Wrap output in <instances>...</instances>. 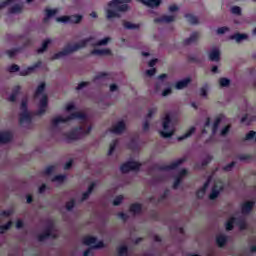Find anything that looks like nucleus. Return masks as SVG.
<instances>
[{
    "mask_svg": "<svg viewBox=\"0 0 256 256\" xmlns=\"http://www.w3.org/2000/svg\"><path fill=\"white\" fill-rule=\"evenodd\" d=\"M21 110L19 123L22 127H27V125L31 124V112L27 111V104L25 102H22Z\"/></svg>",
    "mask_w": 256,
    "mask_h": 256,
    "instance_id": "9",
    "label": "nucleus"
},
{
    "mask_svg": "<svg viewBox=\"0 0 256 256\" xmlns=\"http://www.w3.org/2000/svg\"><path fill=\"white\" fill-rule=\"evenodd\" d=\"M219 123H221V118H206L204 122V128L202 133H210V135H215L217 133V129H219Z\"/></svg>",
    "mask_w": 256,
    "mask_h": 256,
    "instance_id": "8",
    "label": "nucleus"
},
{
    "mask_svg": "<svg viewBox=\"0 0 256 256\" xmlns=\"http://www.w3.org/2000/svg\"><path fill=\"white\" fill-rule=\"evenodd\" d=\"M200 38H201V34H199V32H193L190 35V37L185 40V44L191 45V43H195V42L199 41Z\"/></svg>",
    "mask_w": 256,
    "mask_h": 256,
    "instance_id": "22",
    "label": "nucleus"
},
{
    "mask_svg": "<svg viewBox=\"0 0 256 256\" xmlns=\"http://www.w3.org/2000/svg\"><path fill=\"white\" fill-rule=\"evenodd\" d=\"M83 21V15H72V16H60L56 18V23H81Z\"/></svg>",
    "mask_w": 256,
    "mask_h": 256,
    "instance_id": "13",
    "label": "nucleus"
},
{
    "mask_svg": "<svg viewBox=\"0 0 256 256\" xmlns=\"http://www.w3.org/2000/svg\"><path fill=\"white\" fill-rule=\"evenodd\" d=\"M82 243L88 247H92L93 249H103V247H105V243H103V241H97V238L93 236L84 237Z\"/></svg>",
    "mask_w": 256,
    "mask_h": 256,
    "instance_id": "10",
    "label": "nucleus"
},
{
    "mask_svg": "<svg viewBox=\"0 0 256 256\" xmlns=\"http://www.w3.org/2000/svg\"><path fill=\"white\" fill-rule=\"evenodd\" d=\"M13 139V133L9 130L0 132V143H9Z\"/></svg>",
    "mask_w": 256,
    "mask_h": 256,
    "instance_id": "18",
    "label": "nucleus"
},
{
    "mask_svg": "<svg viewBox=\"0 0 256 256\" xmlns=\"http://www.w3.org/2000/svg\"><path fill=\"white\" fill-rule=\"evenodd\" d=\"M190 83H191V77H186V78L176 82L174 87L178 91H181V89H185L186 87H188Z\"/></svg>",
    "mask_w": 256,
    "mask_h": 256,
    "instance_id": "17",
    "label": "nucleus"
},
{
    "mask_svg": "<svg viewBox=\"0 0 256 256\" xmlns=\"http://www.w3.org/2000/svg\"><path fill=\"white\" fill-rule=\"evenodd\" d=\"M200 97H207L209 95V87L203 86L200 88Z\"/></svg>",
    "mask_w": 256,
    "mask_h": 256,
    "instance_id": "42",
    "label": "nucleus"
},
{
    "mask_svg": "<svg viewBox=\"0 0 256 256\" xmlns=\"http://www.w3.org/2000/svg\"><path fill=\"white\" fill-rule=\"evenodd\" d=\"M185 18H186V21H188V23H192V24L197 23V18L194 17L193 14H186Z\"/></svg>",
    "mask_w": 256,
    "mask_h": 256,
    "instance_id": "43",
    "label": "nucleus"
},
{
    "mask_svg": "<svg viewBox=\"0 0 256 256\" xmlns=\"http://www.w3.org/2000/svg\"><path fill=\"white\" fill-rule=\"evenodd\" d=\"M59 13L58 9H47L46 10V17L45 21H47L49 19V17H55V14Z\"/></svg>",
    "mask_w": 256,
    "mask_h": 256,
    "instance_id": "38",
    "label": "nucleus"
},
{
    "mask_svg": "<svg viewBox=\"0 0 256 256\" xmlns=\"http://www.w3.org/2000/svg\"><path fill=\"white\" fill-rule=\"evenodd\" d=\"M155 115H157V107H152L150 109H148V112H147V119H151V117H155Z\"/></svg>",
    "mask_w": 256,
    "mask_h": 256,
    "instance_id": "40",
    "label": "nucleus"
},
{
    "mask_svg": "<svg viewBox=\"0 0 256 256\" xmlns=\"http://www.w3.org/2000/svg\"><path fill=\"white\" fill-rule=\"evenodd\" d=\"M209 187H211V193L209 195V199L213 201L217 199V197H219V193L223 191V182L219 180H215L213 179V177H210L208 181L204 184V186L200 190H198L197 196L203 197V195H205V191H207Z\"/></svg>",
    "mask_w": 256,
    "mask_h": 256,
    "instance_id": "4",
    "label": "nucleus"
},
{
    "mask_svg": "<svg viewBox=\"0 0 256 256\" xmlns=\"http://www.w3.org/2000/svg\"><path fill=\"white\" fill-rule=\"evenodd\" d=\"M158 61L159 60L157 58H154V59L150 60L148 62V67H155V65H157Z\"/></svg>",
    "mask_w": 256,
    "mask_h": 256,
    "instance_id": "57",
    "label": "nucleus"
},
{
    "mask_svg": "<svg viewBox=\"0 0 256 256\" xmlns=\"http://www.w3.org/2000/svg\"><path fill=\"white\" fill-rule=\"evenodd\" d=\"M13 215V210H6L1 213V217H11Z\"/></svg>",
    "mask_w": 256,
    "mask_h": 256,
    "instance_id": "55",
    "label": "nucleus"
},
{
    "mask_svg": "<svg viewBox=\"0 0 256 256\" xmlns=\"http://www.w3.org/2000/svg\"><path fill=\"white\" fill-rule=\"evenodd\" d=\"M9 71H10V73H15V72L19 71V66L14 64L9 67Z\"/></svg>",
    "mask_w": 256,
    "mask_h": 256,
    "instance_id": "56",
    "label": "nucleus"
},
{
    "mask_svg": "<svg viewBox=\"0 0 256 256\" xmlns=\"http://www.w3.org/2000/svg\"><path fill=\"white\" fill-rule=\"evenodd\" d=\"M168 13L160 18L154 19V23H173L177 21V13H179V5L170 4L168 5Z\"/></svg>",
    "mask_w": 256,
    "mask_h": 256,
    "instance_id": "7",
    "label": "nucleus"
},
{
    "mask_svg": "<svg viewBox=\"0 0 256 256\" xmlns=\"http://www.w3.org/2000/svg\"><path fill=\"white\" fill-rule=\"evenodd\" d=\"M117 215H118V218L121 219L122 221H127L128 217H129L124 212H119Z\"/></svg>",
    "mask_w": 256,
    "mask_h": 256,
    "instance_id": "54",
    "label": "nucleus"
},
{
    "mask_svg": "<svg viewBox=\"0 0 256 256\" xmlns=\"http://www.w3.org/2000/svg\"><path fill=\"white\" fill-rule=\"evenodd\" d=\"M231 39H233L234 41H236V43H241L243 41H247L249 39V35L245 34V33H236L233 36H231Z\"/></svg>",
    "mask_w": 256,
    "mask_h": 256,
    "instance_id": "21",
    "label": "nucleus"
},
{
    "mask_svg": "<svg viewBox=\"0 0 256 256\" xmlns=\"http://www.w3.org/2000/svg\"><path fill=\"white\" fill-rule=\"evenodd\" d=\"M173 93V88L172 87H167L162 91V97H169Z\"/></svg>",
    "mask_w": 256,
    "mask_h": 256,
    "instance_id": "45",
    "label": "nucleus"
},
{
    "mask_svg": "<svg viewBox=\"0 0 256 256\" xmlns=\"http://www.w3.org/2000/svg\"><path fill=\"white\" fill-rule=\"evenodd\" d=\"M117 147V141H113L110 144L109 150H108V155H113V151H115V148Z\"/></svg>",
    "mask_w": 256,
    "mask_h": 256,
    "instance_id": "46",
    "label": "nucleus"
},
{
    "mask_svg": "<svg viewBox=\"0 0 256 256\" xmlns=\"http://www.w3.org/2000/svg\"><path fill=\"white\" fill-rule=\"evenodd\" d=\"M185 175H187V170L182 169L180 171V176L175 179V182H174V185H173L174 189H177V187H179V183H181V177H183Z\"/></svg>",
    "mask_w": 256,
    "mask_h": 256,
    "instance_id": "30",
    "label": "nucleus"
},
{
    "mask_svg": "<svg viewBox=\"0 0 256 256\" xmlns=\"http://www.w3.org/2000/svg\"><path fill=\"white\" fill-rule=\"evenodd\" d=\"M123 202V196H118L113 200V205L114 206H119Z\"/></svg>",
    "mask_w": 256,
    "mask_h": 256,
    "instance_id": "49",
    "label": "nucleus"
},
{
    "mask_svg": "<svg viewBox=\"0 0 256 256\" xmlns=\"http://www.w3.org/2000/svg\"><path fill=\"white\" fill-rule=\"evenodd\" d=\"M218 85L219 87H222V89H227V87L231 86V79L221 77L218 79Z\"/></svg>",
    "mask_w": 256,
    "mask_h": 256,
    "instance_id": "25",
    "label": "nucleus"
},
{
    "mask_svg": "<svg viewBox=\"0 0 256 256\" xmlns=\"http://www.w3.org/2000/svg\"><path fill=\"white\" fill-rule=\"evenodd\" d=\"M118 256H128L129 255V249L126 245H120L117 249Z\"/></svg>",
    "mask_w": 256,
    "mask_h": 256,
    "instance_id": "29",
    "label": "nucleus"
},
{
    "mask_svg": "<svg viewBox=\"0 0 256 256\" xmlns=\"http://www.w3.org/2000/svg\"><path fill=\"white\" fill-rule=\"evenodd\" d=\"M162 129L159 134L164 139H169L175 135V124H173L171 113H166L161 117Z\"/></svg>",
    "mask_w": 256,
    "mask_h": 256,
    "instance_id": "5",
    "label": "nucleus"
},
{
    "mask_svg": "<svg viewBox=\"0 0 256 256\" xmlns=\"http://www.w3.org/2000/svg\"><path fill=\"white\" fill-rule=\"evenodd\" d=\"M37 67H41V62H37L36 64H34L33 66H30L28 68L22 69L20 71V75H30V73H33L34 69H37Z\"/></svg>",
    "mask_w": 256,
    "mask_h": 256,
    "instance_id": "23",
    "label": "nucleus"
},
{
    "mask_svg": "<svg viewBox=\"0 0 256 256\" xmlns=\"http://www.w3.org/2000/svg\"><path fill=\"white\" fill-rule=\"evenodd\" d=\"M140 3L145 5V7H149L150 9H157L161 7L163 0H140Z\"/></svg>",
    "mask_w": 256,
    "mask_h": 256,
    "instance_id": "16",
    "label": "nucleus"
},
{
    "mask_svg": "<svg viewBox=\"0 0 256 256\" xmlns=\"http://www.w3.org/2000/svg\"><path fill=\"white\" fill-rule=\"evenodd\" d=\"M19 91H21V87L16 86L14 88V91H13L12 95L9 97V101H11V102L16 101L17 100V93H19Z\"/></svg>",
    "mask_w": 256,
    "mask_h": 256,
    "instance_id": "36",
    "label": "nucleus"
},
{
    "mask_svg": "<svg viewBox=\"0 0 256 256\" xmlns=\"http://www.w3.org/2000/svg\"><path fill=\"white\" fill-rule=\"evenodd\" d=\"M126 127H127V124L125 123V121L119 120L113 124L110 131H111V133H115L116 135H119V134L123 133V131H125Z\"/></svg>",
    "mask_w": 256,
    "mask_h": 256,
    "instance_id": "14",
    "label": "nucleus"
},
{
    "mask_svg": "<svg viewBox=\"0 0 256 256\" xmlns=\"http://www.w3.org/2000/svg\"><path fill=\"white\" fill-rule=\"evenodd\" d=\"M184 162L185 160L183 158L175 160L170 164L169 169H177V167H179V165H181V163H184Z\"/></svg>",
    "mask_w": 256,
    "mask_h": 256,
    "instance_id": "37",
    "label": "nucleus"
},
{
    "mask_svg": "<svg viewBox=\"0 0 256 256\" xmlns=\"http://www.w3.org/2000/svg\"><path fill=\"white\" fill-rule=\"evenodd\" d=\"M47 237H55V235H53V227L47 228L43 234H40L38 236V241H45Z\"/></svg>",
    "mask_w": 256,
    "mask_h": 256,
    "instance_id": "24",
    "label": "nucleus"
},
{
    "mask_svg": "<svg viewBox=\"0 0 256 256\" xmlns=\"http://www.w3.org/2000/svg\"><path fill=\"white\" fill-rule=\"evenodd\" d=\"M234 225H238L240 229H245L246 227L245 221L237 218V216H231L225 223L226 231H231Z\"/></svg>",
    "mask_w": 256,
    "mask_h": 256,
    "instance_id": "11",
    "label": "nucleus"
},
{
    "mask_svg": "<svg viewBox=\"0 0 256 256\" xmlns=\"http://www.w3.org/2000/svg\"><path fill=\"white\" fill-rule=\"evenodd\" d=\"M34 97L36 101H39L36 115H45V113L47 112L48 105L47 94L45 93V83H41L38 86Z\"/></svg>",
    "mask_w": 256,
    "mask_h": 256,
    "instance_id": "6",
    "label": "nucleus"
},
{
    "mask_svg": "<svg viewBox=\"0 0 256 256\" xmlns=\"http://www.w3.org/2000/svg\"><path fill=\"white\" fill-rule=\"evenodd\" d=\"M110 91L112 93H115V92L119 91V86L117 84H111L110 85Z\"/></svg>",
    "mask_w": 256,
    "mask_h": 256,
    "instance_id": "58",
    "label": "nucleus"
},
{
    "mask_svg": "<svg viewBox=\"0 0 256 256\" xmlns=\"http://www.w3.org/2000/svg\"><path fill=\"white\" fill-rule=\"evenodd\" d=\"M92 55H97V56H109V55H113V52L111 51V49L109 48H96L94 50H92Z\"/></svg>",
    "mask_w": 256,
    "mask_h": 256,
    "instance_id": "19",
    "label": "nucleus"
},
{
    "mask_svg": "<svg viewBox=\"0 0 256 256\" xmlns=\"http://www.w3.org/2000/svg\"><path fill=\"white\" fill-rule=\"evenodd\" d=\"M156 73H157V70L155 68H151V69L146 71V75L148 77H153V75H155Z\"/></svg>",
    "mask_w": 256,
    "mask_h": 256,
    "instance_id": "53",
    "label": "nucleus"
},
{
    "mask_svg": "<svg viewBox=\"0 0 256 256\" xmlns=\"http://www.w3.org/2000/svg\"><path fill=\"white\" fill-rule=\"evenodd\" d=\"M14 1H16V0H4V1L0 2V10L5 9V7H7V5H13Z\"/></svg>",
    "mask_w": 256,
    "mask_h": 256,
    "instance_id": "44",
    "label": "nucleus"
},
{
    "mask_svg": "<svg viewBox=\"0 0 256 256\" xmlns=\"http://www.w3.org/2000/svg\"><path fill=\"white\" fill-rule=\"evenodd\" d=\"M123 26L125 29H139V24L133 22H124Z\"/></svg>",
    "mask_w": 256,
    "mask_h": 256,
    "instance_id": "39",
    "label": "nucleus"
},
{
    "mask_svg": "<svg viewBox=\"0 0 256 256\" xmlns=\"http://www.w3.org/2000/svg\"><path fill=\"white\" fill-rule=\"evenodd\" d=\"M71 165H73V161L69 160V161L64 165V169H71Z\"/></svg>",
    "mask_w": 256,
    "mask_h": 256,
    "instance_id": "64",
    "label": "nucleus"
},
{
    "mask_svg": "<svg viewBox=\"0 0 256 256\" xmlns=\"http://www.w3.org/2000/svg\"><path fill=\"white\" fill-rule=\"evenodd\" d=\"M97 185V183L93 182L90 184V186L88 187L87 192H84L82 194V198L81 201H85V199H88L89 196L91 195V193H93V189H95V186Z\"/></svg>",
    "mask_w": 256,
    "mask_h": 256,
    "instance_id": "26",
    "label": "nucleus"
},
{
    "mask_svg": "<svg viewBox=\"0 0 256 256\" xmlns=\"http://www.w3.org/2000/svg\"><path fill=\"white\" fill-rule=\"evenodd\" d=\"M208 59L216 63L221 61V50L217 47L212 48L208 53Z\"/></svg>",
    "mask_w": 256,
    "mask_h": 256,
    "instance_id": "15",
    "label": "nucleus"
},
{
    "mask_svg": "<svg viewBox=\"0 0 256 256\" xmlns=\"http://www.w3.org/2000/svg\"><path fill=\"white\" fill-rule=\"evenodd\" d=\"M131 0H111L104 7V13L108 21H113V19L121 18V13H128L131 11V6L129 5Z\"/></svg>",
    "mask_w": 256,
    "mask_h": 256,
    "instance_id": "3",
    "label": "nucleus"
},
{
    "mask_svg": "<svg viewBox=\"0 0 256 256\" xmlns=\"http://www.w3.org/2000/svg\"><path fill=\"white\" fill-rule=\"evenodd\" d=\"M229 129H230L229 126L224 127L221 131V135H227V133H229Z\"/></svg>",
    "mask_w": 256,
    "mask_h": 256,
    "instance_id": "63",
    "label": "nucleus"
},
{
    "mask_svg": "<svg viewBox=\"0 0 256 256\" xmlns=\"http://www.w3.org/2000/svg\"><path fill=\"white\" fill-rule=\"evenodd\" d=\"M113 41V38L110 36H106L98 41H95V37L90 36L84 40H81L78 43H69L67 44L63 50L57 52L51 56L52 61H56L57 59H63V57H67V55H71L80 49L87 47V45H96L98 47H105L109 45Z\"/></svg>",
    "mask_w": 256,
    "mask_h": 256,
    "instance_id": "1",
    "label": "nucleus"
},
{
    "mask_svg": "<svg viewBox=\"0 0 256 256\" xmlns=\"http://www.w3.org/2000/svg\"><path fill=\"white\" fill-rule=\"evenodd\" d=\"M253 205H254L253 202H245L242 205V213H244V214L249 213V211H251V209H253Z\"/></svg>",
    "mask_w": 256,
    "mask_h": 256,
    "instance_id": "31",
    "label": "nucleus"
},
{
    "mask_svg": "<svg viewBox=\"0 0 256 256\" xmlns=\"http://www.w3.org/2000/svg\"><path fill=\"white\" fill-rule=\"evenodd\" d=\"M55 171V166H48L44 170V175H51Z\"/></svg>",
    "mask_w": 256,
    "mask_h": 256,
    "instance_id": "50",
    "label": "nucleus"
},
{
    "mask_svg": "<svg viewBox=\"0 0 256 256\" xmlns=\"http://www.w3.org/2000/svg\"><path fill=\"white\" fill-rule=\"evenodd\" d=\"M75 207V200H70L66 203V209L67 211H71Z\"/></svg>",
    "mask_w": 256,
    "mask_h": 256,
    "instance_id": "51",
    "label": "nucleus"
},
{
    "mask_svg": "<svg viewBox=\"0 0 256 256\" xmlns=\"http://www.w3.org/2000/svg\"><path fill=\"white\" fill-rule=\"evenodd\" d=\"M216 243L218 247H225L227 243V236L225 234H220L216 237Z\"/></svg>",
    "mask_w": 256,
    "mask_h": 256,
    "instance_id": "27",
    "label": "nucleus"
},
{
    "mask_svg": "<svg viewBox=\"0 0 256 256\" xmlns=\"http://www.w3.org/2000/svg\"><path fill=\"white\" fill-rule=\"evenodd\" d=\"M7 7H11V13H23V9L25 8L23 3L15 4V2L8 4Z\"/></svg>",
    "mask_w": 256,
    "mask_h": 256,
    "instance_id": "20",
    "label": "nucleus"
},
{
    "mask_svg": "<svg viewBox=\"0 0 256 256\" xmlns=\"http://www.w3.org/2000/svg\"><path fill=\"white\" fill-rule=\"evenodd\" d=\"M64 111L66 113H69V115H58L52 118L50 129L54 133H56L57 129H59V126L63 123H68V121H73V119H85V114L81 112H77V108L75 107V104L73 102H69L65 105Z\"/></svg>",
    "mask_w": 256,
    "mask_h": 256,
    "instance_id": "2",
    "label": "nucleus"
},
{
    "mask_svg": "<svg viewBox=\"0 0 256 256\" xmlns=\"http://www.w3.org/2000/svg\"><path fill=\"white\" fill-rule=\"evenodd\" d=\"M231 13H233V15H240L241 14V7L233 6L231 8Z\"/></svg>",
    "mask_w": 256,
    "mask_h": 256,
    "instance_id": "48",
    "label": "nucleus"
},
{
    "mask_svg": "<svg viewBox=\"0 0 256 256\" xmlns=\"http://www.w3.org/2000/svg\"><path fill=\"white\" fill-rule=\"evenodd\" d=\"M25 225V223L23 222V220H17L16 221V229H22V227Z\"/></svg>",
    "mask_w": 256,
    "mask_h": 256,
    "instance_id": "59",
    "label": "nucleus"
},
{
    "mask_svg": "<svg viewBox=\"0 0 256 256\" xmlns=\"http://www.w3.org/2000/svg\"><path fill=\"white\" fill-rule=\"evenodd\" d=\"M141 165L143 164L139 161L130 160L121 165L120 171H122V173H129V171H137V169H139Z\"/></svg>",
    "mask_w": 256,
    "mask_h": 256,
    "instance_id": "12",
    "label": "nucleus"
},
{
    "mask_svg": "<svg viewBox=\"0 0 256 256\" xmlns=\"http://www.w3.org/2000/svg\"><path fill=\"white\" fill-rule=\"evenodd\" d=\"M151 125L149 124V122H144L143 123V131H149Z\"/></svg>",
    "mask_w": 256,
    "mask_h": 256,
    "instance_id": "61",
    "label": "nucleus"
},
{
    "mask_svg": "<svg viewBox=\"0 0 256 256\" xmlns=\"http://www.w3.org/2000/svg\"><path fill=\"white\" fill-rule=\"evenodd\" d=\"M227 31H229L228 27H221L216 30V33L218 35H223L224 33H227Z\"/></svg>",
    "mask_w": 256,
    "mask_h": 256,
    "instance_id": "52",
    "label": "nucleus"
},
{
    "mask_svg": "<svg viewBox=\"0 0 256 256\" xmlns=\"http://www.w3.org/2000/svg\"><path fill=\"white\" fill-rule=\"evenodd\" d=\"M245 141H254L256 143V132L250 131L245 136Z\"/></svg>",
    "mask_w": 256,
    "mask_h": 256,
    "instance_id": "35",
    "label": "nucleus"
},
{
    "mask_svg": "<svg viewBox=\"0 0 256 256\" xmlns=\"http://www.w3.org/2000/svg\"><path fill=\"white\" fill-rule=\"evenodd\" d=\"M83 87H87V82H81L80 84H78L76 89L79 91L83 89Z\"/></svg>",
    "mask_w": 256,
    "mask_h": 256,
    "instance_id": "62",
    "label": "nucleus"
},
{
    "mask_svg": "<svg viewBox=\"0 0 256 256\" xmlns=\"http://www.w3.org/2000/svg\"><path fill=\"white\" fill-rule=\"evenodd\" d=\"M65 179H66L65 175H58L54 177L53 181H55L56 183H63Z\"/></svg>",
    "mask_w": 256,
    "mask_h": 256,
    "instance_id": "47",
    "label": "nucleus"
},
{
    "mask_svg": "<svg viewBox=\"0 0 256 256\" xmlns=\"http://www.w3.org/2000/svg\"><path fill=\"white\" fill-rule=\"evenodd\" d=\"M65 139L67 141H75L76 139H79V134L77 133V130H75L74 132L66 135Z\"/></svg>",
    "mask_w": 256,
    "mask_h": 256,
    "instance_id": "34",
    "label": "nucleus"
},
{
    "mask_svg": "<svg viewBox=\"0 0 256 256\" xmlns=\"http://www.w3.org/2000/svg\"><path fill=\"white\" fill-rule=\"evenodd\" d=\"M51 43H53V40H51V39L44 40V42L42 43L41 48L38 49V52L43 53V51H47V48L49 47V45H51Z\"/></svg>",
    "mask_w": 256,
    "mask_h": 256,
    "instance_id": "32",
    "label": "nucleus"
},
{
    "mask_svg": "<svg viewBox=\"0 0 256 256\" xmlns=\"http://www.w3.org/2000/svg\"><path fill=\"white\" fill-rule=\"evenodd\" d=\"M13 225V222L9 221L7 224L5 225H0V234L1 233H5V231H9V229H11V226Z\"/></svg>",
    "mask_w": 256,
    "mask_h": 256,
    "instance_id": "41",
    "label": "nucleus"
},
{
    "mask_svg": "<svg viewBox=\"0 0 256 256\" xmlns=\"http://www.w3.org/2000/svg\"><path fill=\"white\" fill-rule=\"evenodd\" d=\"M196 129L194 126L190 127L185 134L178 137V141H183L184 139H189L193 133H195Z\"/></svg>",
    "mask_w": 256,
    "mask_h": 256,
    "instance_id": "28",
    "label": "nucleus"
},
{
    "mask_svg": "<svg viewBox=\"0 0 256 256\" xmlns=\"http://www.w3.org/2000/svg\"><path fill=\"white\" fill-rule=\"evenodd\" d=\"M143 209V207L141 206V204H132L130 207V211L131 213H134V215H137V213H141V210Z\"/></svg>",
    "mask_w": 256,
    "mask_h": 256,
    "instance_id": "33",
    "label": "nucleus"
},
{
    "mask_svg": "<svg viewBox=\"0 0 256 256\" xmlns=\"http://www.w3.org/2000/svg\"><path fill=\"white\" fill-rule=\"evenodd\" d=\"M233 167H235V163L232 162L230 164H228L227 166L224 167L225 171H231V169H233Z\"/></svg>",
    "mask_w": 256,
    "mask_h": 256,
    "instance_id": "60",
    "label": "nucleus"
}]
</instances>
